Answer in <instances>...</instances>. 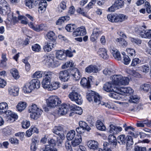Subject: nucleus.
<instances>
[{
	"mask_svg": "<svg viewBox=\"0 0 151 151\" xmlns=\"http://www.w3.org/2000/svg\"><path fill=\"white\" fill-rule=\"evenodd\" d=\"M79 124L80 127H81L83 128H84L88 131H89L91 129L90 128L87 123L84 121H80Z\"/></svg>",
	"mask_w": 151,
	"mask_h": 151,
	"instance_id": "nucleus-51",
	"label": "nucleus"
},
{
	"mask_svg": "<svg viewBox=\"0 0 151 151\" xmlns=\"http://www.w3.org/2000/svg\"><path fill=\"white\" fill-rule=\"evenodd\" d=\"M10 72L13 77L16 79H18L19 76L18 70L15 68H13L10 70Z\"/></svg>",
	"mask_w": 151,
	"mask_h": 151,
	"instance_id": "nucleus-45",
	"label": "nucleus"
},
{
	"mask_svg": "<svg viewBox=\"0 0 151 151\" xmlns=\"http://www.w3.org/2000/svg\"><path fill=\"white\" fill-rule=\"evenodd\" d=\"M85 70L86 72L89 73H96L99 71V68L96 65H91L86 67Z\"/></svg>",
	"mask_w": 151,
	"mask_h": 151,
	"instance_id": "nucleus-21",
	"label": "nucleus"
},
{
	"mask_svg": "<svg viewBox=\"0 0 151 151\" xmlns=\"http://www.w3.org/2000/svg\"><path fill=\"white\" fill-rule=\"evenodd\" d=\"M118 88L113 82L110 81L106 83L103 87V89L107 92H111Z\"/></svg>",
	"mask_w": 151,
	"mask_h": 151,
	"instance_id": "nucleus-11",
	"label": "nucleus"
},
{
	"mask_svg": "<svg viewBox=\"0 0 151 151\" xmlns=\"http://www.w3.org/2000/svg\"><path fill=\"white\" fill-rule=\"evenodd\" d=\"M43 62L47 65L50 66L53 62L52 57L48 55H45L44 57Z\"/></svg>",
	"mask_w": 151,
	"mask_h": 151,
	"instance_id": "nucleus-34",
	"label": "nucleus"
},
{
	"mask_svg": "<svg viewBox=\"0 0 151 151\" xmlns=\"http://www.w3.org/2000/svg\"><path fill=\"white\" fill-rule=\"evenodd\" d=\"M91 77H89L88 79L85 78H83L81 79L80 84L83 87L88 88L91 87L90 81H91Z\"/></svg>",
	"mask_w": 151,
	"mask_h": 151,
	"instance_id": "nucleus-19",
	"label": "nucleus"
},
{
	"mask_svg": "<svg viewBox=\"0 0 151 151\" xmlns=\"http://www.w3.org/2000/svg\"><path fill=\"white\" fill-rule=\"evenodd\" d=\"M44 75L46 76L45 78H48L51 81V79L54 76V74L52 72L50 71H46L44 72Z\"/></svg>",
	"mask_w": 151,
	"mask_h": 151,
	"instance_id": "nucleus-57",
	"label": "nucleus"
},
{
	"mask_svg": "<svg viewBox=\"0 0 151 151\" xmlns=\"http://www.w3.org/2000/svg\"><path fill=\"white\" fill-rule=\"evenodd\" d=\"M95 92L92 91H89L87 92L86 98L89 102L92 101L93 98L95 95Z\"/></svg>",
	"mask_w": 151,
	"mask_h": 151,
	"instance_id": "nucleus-46",
	"label": "nucleus"
},
{
	"mask_svg": "<svg viewBox=\"0 0 151 151\" xmlns=\"http://www.w3.org/2000/svg\"><path fill=\"white\" fill-rule=\"evenodd\" d=\"M32 48L33 51L36 52L40 51L41 49L40 46L37 44H35L33 45L32 46Z\"/></svg>",
	"mask_w": 151,
	"mask_h": 151,
	"instance_id": "nucleus-62",
	"label": "nucleus"
},
{
	"mask_svg": "<svg viewBox=\"0 0 151 151\" xmlns=\"http://www.w3.org/2000/svg\"><path fill=\"white\" fill-rule=\"evenodd\" d=\"M114 4L115 7L119 9L122 8L124 6V2L121 0H118L115 2Z\"/></svg>",
	"mask_w": 151,
	"mask_h": 151,
	"instance_id": "nucleus-48",
	"label": "nucleus"
},
{
	"mask_svg": "<svg viewBox=\"0 0 151 151\" xmlns=\"http://www.w3.org/2000/svg\"><path fill=\"white\" fill-rule=\"evenodd\" d=\"M8 91L9 95L11 96H17L19 94V88L15 86H12L8 88Z\"/></svg>",
	"mask_w": 151,
	"mask_h": 151,
	"instance_id": "nucleus-15",
	"label": "nucleus"
},
{
	"mask_svg": "<svg viewBox=\"0 0 151 151\" xmlns=\"http://www.w3.org/2000/svg\"><path fill=\"white\" fill-rule=\"evenodd\" d=\"M32 143L30 146L31 151H35L36 148V145L38 143L39 140L37 137H35L32 139Z\"/></svg>",
	"mask_w": 151,
	"mask_h": 151,
	"instance_id": "nucleus-33",
	"label": "nucleus"
},
{
	"mask_svg": "<svg viewBox=\"0 0 151 151\" xmlns=\"http://www.w3.org/2000/svg\"><path fill=\"white\" fill-rule=\"evenodd\" d=\"M8 15L7 18L9 21H11L14 22H16L17 21V19L16 17H14L12 12L7 14Z\"/></svg>",
	"mask_w": 151,
	"mask_h": 151,
	"instance_id": "nucleus-47",
	"label": "nucleus"
},
{
	"mask_svg": "<svg viewBox=\"0 0 151 151\" xmlns=\"http://www.w3.org/2000/svg\"><path fill=\"white\" fill-rule=\"evenodd\" d=\"M85 28L84 26H81L76 29L73 33V35L74 37L80 36H83L86 34Z\"/></svg>",
	"mask_w": 151,
	"mask_h": 151,
	"instance_id": "nucleus-14",
	"label": "nucleus"
},
{
	"mask_svg": "<svg viewBox=\"0 0 151 151\" xmlns=\"http://www.w3.org/2000/svg\"><path fill=\"white\" fill-rule=\"evenodd\" d=\"M56 42H48L43 47V49L46 52H48L51 50L52 48L55 46Z\"/></svg>",
	"mask_w": 151,
	"mask_h": 151,
	"instance_id": "nucleus-22",
	"label": "nucleus"
},
{
	"mask_svg": "<svg viewBox=\"0 0 151 151\" xmlns=\"http://www.w3.org/2000/svg\"><path fill=\"white\" fill-rule=\"evenodd\" d=\"M29 112L30 113V116L32 119H37L41 116L43 111L35 104H32L29 107Z\"/></svg>",
	"mask_w": 151,
	"mask_h": 151,
	"instance_id": "nucleus-3",
	"label": "nucleus"
},
{
	"mask_svg": "<svg viewBox=\"0 0 151 151\" xmlns=\"http://www.w3.org/2000/svg\"><path fill=\"white\" fill-rule=\"evenodd\" d=\"M56 56L57 58L60 60H63L66 58V55L63 50H57L56 53Z\"/></svg>",
	"mask_w": 151,
	"mask_h": 151,
	"instance_id": "nucleus-31",
	"label": "nucleus"
},
{
	"mask_svg": "<svg viewBox=\"0 0 151 151\" xmlns=\"http://www.w3.org/2000/svg\"><path fill=\"white\" fill-rule=\"evenodd\" d=\"M42 87L45 89H47L49 90L51 84L50 80L48 78H45L43 79L42 82Z\"/></svg>",
	"mask_w": 151,
	"mask_h": 151,
	"instance_id": "nucleus-28",
	"label": "nucleus"
},
{
	"mask_svg": "<svg viewBox=\"0 0 151 151\" xmlns=\"http://www.w3.org/2000/svg\"><path fill=\"white\" fill-rule=\"evenodd\" d=\"M98 142L95 140H89L87 143L88 147L90 149L93 150L97 149L98 147Z\"/></svg>",
	"mask_w": 151,
	"mask_h": 151,
	"instance_id": "nucleus-23",
	"label": "nucleus"
},
{
	"mask_svg": "<svg viewBox=\"0 0 151 151\" xmlns=\"http://www.w3.org/2000/svg\"><path fill=\"white\" fill-rule=\"evenodd\" d=\"M60 84L58 82H55L50 85L49 91H52L53 90H56L60 87Z\"/></svg>",
	"mask_w": 151,
	"mask_h": 151,
	"instance_id": "nucleus-56",
	"label": "nucleus"
},
{
	"mask_svg": "<svg viewBox=\"0 0 151 151\" xmlns=\"http://www.w3.org/2000/svg\"><path fill=\"white\" fill-rule=\"evenodd\" d=\"M127 137L124 134H121L117 137V141L120 144H124L126 142Z\"/></svg>",
	"mask_w": 151,
	"mask_h": 151,
	"instance_id": "nucleus-42",
	"label": "nucleus"
},
{
	"mask_svg": "<svg viewBox=\"0 0 151 151\" xmlns=\"http://www.w3.org/2000/svg\"><path fill=\"white\" fill-rule=\"evenodd\" d=\"M68 96L71 101L75 102L79 105L82 104L83 100L81 96L76 91L72 90L69 94Z\"/></svg>",
	"mask_w": 151,
	"mask_h": 151,
	"instance_id": "nucleus-7",
	"label": "nucleus"
},
{
	"mask_svg": "<svg viewBox=\"0 0 151 151\" xmlns=\"http://www.w3.org/2000/svg\"><path fill=\"white\" fill-rule=\"evenodd\" d=\"M101 34V31H100L99 29L94 28L93 30L92 34L91 36V40L92 42L94 41L97 39L99 36Z\"/></svg>",
	"mask_w": 151,
	"mask_h": 151,
	"instance_id": "nucleus-16",
	"label": "nucleus"
},
{
	"mask_svg": "<svg viewBox=\"0 0 151 151\" xmlns=\"http://www.w3.org/2000/svg\"><path fill=\"white\" fill-rule=\"evenodd\" d=\"M137 32L142 38H151V29L145 30L140 27L138 29Z\"/></svg>",
	"mask_w": 151,
	"mask_h": 151,
	"instance_id": "nucleus-10",
	"label": "nucleus"
},
{
	"mask_svg": "<svg viewBox=\"0 0 151 151\" xmlns=\"http://www.w3.org/2000/svg\"><path fill=\"white\" fill-rule=\"evenodd\" d=\"M94 101L98 105L101 104V98L100 97L99 95L97 93H95V94L93 96Z\"/></svg>",
	"mask_w": 151,
	"mask_h": 151,
	"instance_id": "nucleus-54",
	"label": "nucleus"
},
{
	"mask_svg": "<svg viewBox=\"0 0 151 151\" xmlns=\"http://www.w3.org/2000/svg\"><path fill=\"white\" fill-rule=\"evenodd\" d=\"M44 75V71H37L34 74L33 77L34 78H40L42 77Z\"/></svg>",
	"mask_w": 151,
	"mask_h": 151,
	"instance_id": "nucleus-52",
	"label": "nucleus"
},
{
	"mask_svg": "<svg viewBox=\"0 0 151 151\" xmlns=\"http://www.w3.org/2000/svg\"><path fill=\"white\" fill-rule=\"evenodd\" d=\"M8 109L7 104L5 102L0 103V114H2L7 111L6 110Z\"/></svg>",
	"mask_w": 151,
	"mask_h": 151,
	"instance_id": "nucleus-36",
	"label": "nucleus"
},
{
	"mask_svg": "<svg viewBox=\"0 0 151 151\" xmlns=\"http://www.w3.org/2000/svg\"><path fill=\"white\" fill-rule=\"evenodd\" d=\"M115 40L117 43H119L120 45L123 47H126L127 45V42L124 38H117Z\"/></svg>",
	"mask_w": 151,
	"mask_h": 151,
	"instance_id": "nucleus-43",
	"label": "nucleus"
},
{
	"mask_svg": "<svg viewBox=\"0 0 151 151\" xmlns=\"http://www.w3.org/2000/svg\"><path fill=\"white\" fill-rule=\"evenodd\" d=\"M47 6V2L45 0H40L39 4L38 11L41 13L44 12Z\"/></svg>",
	"mask_w": 151,
	"mask_h": 151,
	"instance_id": "nucleus-27",
	"label": "nucleus"
},
{
	"mask_svg": "<svg viewBox=\"0 0 151 151\" xmlns=\"http://www.w3.org/2000/svg\"><path fill=\"white\" fill-rule=\"evenodd\" d=\"M70 19V17L68 16H64L60 17L56 21V25H61L65 21H67Z\"/></svg>",
	"mask_w": 151,
	"mask_h": 151,
	"instance_id": "nucleus-37",
	"label": "nucleus"
},
{
	"mask_svg": "<svg viewBox=\"0 0 151 151\" xmlns=\"http://www.w3.org/2000/svg\"><path fill=\"white\" fill-rule=\"evenodd\" d=\"M28 25L31 28L37 32H40L45 29V27L43 24H37L35 26L34 23L30 22L28 24Z\"/></svg>",
	"mask_w": 151,
	"mask_h": 151,
	"instance_id": "nucleus-20",
	"label": "nucleus"
},
{
	"mask_svg": "<svg viewBox=\"0 0 151 151\" xmlns=\"http://www.w3.org/2000/svg\"><path fill=\"white\" fill-rule=\"evenodd\" d=\"M112 81L116 85H127L129 83V78L126 77H123L121 75H115L110 77Z\"/></svg>",
	"mask_w": 151,
	"mask_h": 151,
	"instance_id": "nucleus-4",
	"label": "nucleus"
},
{
	"mask_svg": "<svg viewBox=\"0 0 151 151\" xmlns=\"http://www.w3.org/2000/svg\"><path fill=\"white\" fill-rule=\"evenodd\" d=\"M96 126L98 129L101 131H104L106 129L105 126L103 122L100 120H98L96 122Z\"/></svg>",
	"mask_w": 151,
	"mask_h": 151,
	"instance_id": "nucleus-39",
	"label": "nucleus"
},
{
	"mask_svg": "<svg viewBox=\"0 0 151 151\" xmlns=\"http://www.w3.org/2000/svg\"><path fill=\"white\" fill-rule=\"evenodd\" d=\"M126 51L129 56H133L135 55L136 52L133 49L128 48L126 49Z\"/></svg>",
	"mask_w": 151,
	"mask_h": 151,
	"instance_id": "nucleus-64",
	"label": "nucleus"
},
{
	"mask_svg": "<svg viewBox=\"0 0 151 151\" xmlns=\"http://www.w3.org/2000/svg\"><path fill=\"white\" fill-rule=\"evenodd\" d=\"M75 28V25L74 24H68L65 27L66 29L69 32H73Z\"/></svg>",
	"mask_w": 151,
	"mask_h": 151,
	"instance_id": "nucleus-61",
	"label": "nucleus"
},
{
	"mask_svg": "<svg viewBox=\"0 0 151 151\" xmlns=\"http://www.w3.org/2000/svg\"><path fill=\"white\" fill-rule=\"evenodd\" d=\"M98 54L100 57L104 59H106L109 57L107 54V50L104 48L99 49L98 52Z\"/></svg>",
	"mask_w": 151,
	"mask_h": 151,
	"instance_id": "nucleus-26",
	"label": "nucleus"
},
{
	"mask_svg": "<svg viewBox=\"0 0 151 151\" xmlns=\"http://www.w3.org/2000/svg\"><path fill=\"white\" fill-rule=\"evenodd\" d=\"M18 19L21 20V22L22 24H27L28 23V21L27 18L24 16L19 15Z\"/></svg>",
	"mask_w": 151,
	"mask_h": 151,
	"instance_id": "nucleus-53",
	"label": "nucleus"
},
{
	"mask_svg": "<svg viewBox=\"0 0 151 151\" xmlns=\"http://www.w3.org/2000/svg\"><path fill=\"white\" fill-rule=\"evenodd\" d=\"M70 75L66 70L60 71L59 73V78L60 80L63 82L67 81L69 79Z\"/></svg>",
	"mask_w": 151,
	"mask_h": 151,
	"instance_id": "nucleus-13",
	"label": "nucleus"
},
{
	"mask_svg": "<svg viewBox=\"0 0 151 151\" xmlns=\"http://www.w3.org/2000/svg\"><path fill=\"white\" fill-rule=\"evenodd\" d=\"M71 109L74 111L76 114L81 115L83 112V110L81 108L76 105H72L71 107Z\"/></svg>",
	"mask_w": 151,
	"mask_h": 151,
	"instance_id": "nucleus-35",
	"label": "nucleus"
},
{
	"mask_svg": "<svg viewBox=\"0 0 151 151\" xmlns=\"http://www.w3.org/2000/svg\"><path fill=\"white\" fill-rule=\"evenodd\" d=\"M140 88L144 91L147 92L151 89V84L147 83L143 84L140 86Z\"/></svg>",
	"mask_w": 151,
	"mask_h": 151,
	"instance_id": "nucleus-44",
	"label": "nucleus"
},
{
	"mask_svg": "<svg viewBox=\"0 0 151 151\" xmlns=\"http://www.w3.org/2000/svg\"><path fill=\"white\" fill-rule=\"evenodd\" d=\"M40 151H58L55 148L51 147L49 145H47L45 147L41 149Z\"/></svg>",
	"mask_w": 151,
	"mask_h": 151,
	"instance_id": "nucleus-50",
	"label": "nucleus"
},
{
	"mask_svg": "<svg viewBox=\"0 0 151 151\" xmlns=\"http://www.w3.org/2000/svg\"><path fill=\"white\" fill-rule=\"evenodd\" d=\"M111 52L115 59L118 60H121L122 58L119 52L113 47H111L110 48Z\"/></svg>",
	"mask_w": 151,
	"mask_h": 151,
	"instance_id": "nucleus-18",
	"label": "nucleus"
},
{
	"mask_svg": "<svg viewBox=\"0 0 151 151\" xmlns=\"http://www.w3.org/2000/svg\"><path fill=\"white\" fill-rule=\"evenodd\" d=\"M116 90L110 92L109 96L111 98L115 99L120 100L123 98L122 95L125 94L131 95L133 93L134 91L130 87H122L120 88H117Z\"/></svg>",
	"mask_w": 151,
	"mask_h": 151,
	"instance_id": "nucleus-1",
	"label": "nucleus"
},
{
	"mask_svg": "<svg viewBox=\"0 0 151 151\" xmlns=\"http://www.w3.org/2000/svg\"><path fill=\"white\" fill-rule=\"evenodd\" d=\"M25 4L26 6L29 9H32L34 6L33 0H25Z\"/></svg>",
	"mask_w": 151,
	"mask_h": 151,
	"instance_id": "nucleus-58",
	"label": "nucleus"
},
{
	"mask_svg": "<svg viewBox=\"0 0 151 151\" xmlns=\"http://www.w3.org/2000/svg\"><path fill=\"white\" fill-rule=\"evenodd\" d=\"M101 105H105L106 107L109 109H112L113 110H115L117 109V107L114 105L109 104L108 103L102 102Z\"/></svg>",
	"mask_w": 151,
	"mask_h": 151,
	"instance_id": "nucleus-55",
	"label": "nucleus"
},
{
	"mask_svg": "<svg viewBox=\"0 0 151 151\" xmlns=\"http://www.w3.org/2000/svg\"><path fill=\"white\" fill-rule=\"evenodd\" d=\"M66 2L62 1L59 4L58 8V11L59 13H61L67 9Z\"/></svg>",
	"mask_w": 151,
	"mask_h": 151,
	"instance_id": "nucleus-38",
	"label": "nucleus"
},
{
	"mask_svg": "<svg viewBox=\"0 0 151 151\" xmlns=\"http://www.w3.org/2000/svg\"><path fill=\"white\" fill-rule=\"evenodd\" d=\"M27 106V103L24 101L19 102L16 106L17 109L18 111L21 112L24 110Z\"/></svg>",
	"mask_w": 151,
	"mask_h": 151,
	"instance_id": "nucleus-32",
	"label": "nucleus"
},
{
	"mask_svg": "<svg viewBox=\"0 0 151 151\" xmlns=\"http://www.w3.org/2000/svg\"><path fill=\"white\" fill-rule=\"evenodd\" d=\"M47 102L48 107L55 108L59 106L61 101L57 96H50L47 100Z\"/></svg>",
	"mask_w": 151,
	"mask_h": 151,
	"instance_id": "nucleus-9",
	"label": "nucleus"
},
{
	"mask_svg": "<svg viewBox=\"0 0 151 151\" xmlns=\"http://www.w3.org/2000/svg\"><path fill=\"white\" fill-rule=\"evenodd\" d=\"M116 22H122L127 19L126 16L122 14H115Z\"/></svg>",
	"mask_w": 151,
	"mask_h": 151,
	"instance_id": "nucleus-29",
	"label": "nucleus"
},
{
	"mask_svg": "<svg viewBox=\"0 0 151 151\" xmlns=\"http://www.w3.org/2000/svg\"><path fill=\"white\" fill-rule=\"evenodd\" d=\"M40 85V82L38 80L33 79L29 82L26 83L24 89L26 91V92L30 93L34 89L39 88Z\"/></svg>",
	"mask_w": 151,
	"mask_h": 151,
	"instance_id": "nucleus-5",
	"label": "nucleus"
},
{
	"mask_svg": "<svg viewBox=\"0 0 151 151\" xmlns=\"http://www.w3.org/2000/svg\"><path fill=\"white\" fill-rule=\"evenodd\" d=\"M141 63V60L138 58H135L132 60L131 66L132 67H135Z\"/></svg>",
	"mask_w": 151,
	"mask_h": 151,
	"instance_id": "nucleus-49",
	"label": "nucleus"
},
{
	"mask_svg": "<svg viewBox=\"0 0 151 151\" xmlns=\"http://www.w3.org/2000/svg\"><path fill=\"white\" fill-rule=\"evenodd\" d=\"M130 61V59L127 55H124L123 57V62L124 63L127 65L129 64Z\"/></svg>",
	"mask_w": 151,
	"mask_h": 151,
	"instance_id": "nucleus-63",
	"label": "nucleus"
},
{
	"mask_svg": "<svg viewBox=\"0 0 151 151\" xmlns=\"http://www.w3.org/2000/svg\"><path fill=\"white\" fill-rule=\"evenodd\" d=\"M9 5L5 0H0V14L5 15L10 13Z\"/></svg>",
	"mask_w": 151,
	"mask_h": 151,
	"instance_id": "nucleus-8",
	"label": "nucleus"
},
{
	"mask_svg": "<svg viewBox=\"0 0 151 151\" xmlns=\"http://www.w3.org/2000/svg\"><path fill=\"white\" fill-rule=\"evenodd\" d=\"M68 110V106L66 104H63L59 107L58 114L60 116L65 115L67 113Z\"/></svg>",
	"mask_w": 151,
	"mask_h": 151,
	"instance_id": "nucleus-17",
	"label": "nucleus"
},
{
	"mask_svg": "<svg viewBox=\"0 0 151 151\" xmlns=\"http://www.w3.org/2000/svg\"><path fill=\"white\" fill-rule=\"evenodd\" d=\"M72 145L71 142L70 140H67L66 141L65 143V147L68 151H71L72 150Z\"/></svg>",
	"mask_w": 151,
	"mask_h": 151,
	"instance_id": "nucleus-60",
	"label": "nucleus"
},
{
	"mask_svg": "<svg viewBox=\"0 0 151 151\" xmlns=\"http://www.w3.org/2000/svg\"><path fill=\"white\" fill-rule=\"evenodd\" d=\"M47 36L49 40H51L52 42H56V37L55 33L52 31H50L48 32L47 34Z\"/></svg>",
	"mask_w": 151,
	"mask_h": 151,
	"instance_id": "nucleus-40",
	"label": "nucleus"
},
{
	"mask_svg": "<svg viewBox=\"0 0 151 151\" xmlns=\"http://www.w3.org/2000/svg\"><path fill=\"white\" fill-rule=\"evenodd\" d=\"M6 119L7 121L9 122H12L15 121L18 118L17 115L10 111H7L6 112Z\"/></svg>",
	"mask_w": 151,
	"mask_h": 151,
	"instance_id": "nucleus-12",
	"label": "nucleus"
},
{
	"mask_svg": "<svg viewBox=\"0 0 151 151\" xmlns=\"http://www.w3.org/2000/svg\"><path fill=\"white\" fill-rule=\"evenodd\" d=\"M70 72V75L73 77V79L76 81L78 80L81 77V75L78 70L76 68H73Z\"/></svg>",
	"mask_w": 151,
	"mask_h": 151,
	"instance_id": "nucleus-24",
	"label": "nucleus"
},
{
	"mask_svg": "<svg viewBox=\"0 0 151 151\" xmlns=\"http://www.w3.org/2000/svg\"><path fill=\"white\" fill-rule=\"evenodd\" d=\"M26 136L28 137H30L34 133H38V130L35 126H32L26 132Z\"/></svg>",
	"mask_w": 151,
	"mask_h": 151,
	"instance_id": "nucleus-30",
	"label": "nucleus"
},
{
	"mask_svg": "<svg viewBox=\"0 0 151 151\" xmlns=\"http://www.w3.org/2000/svg\"><path fill=\"white\" fill-rule=\"evenodd\" d=\"M67 139L71 141L72 146L76 147L82 142V138L81 135L76 134L75 131L73 130L69 131L66 135Z\"/></svg>",
	"mask_w": 151,
	"mask_h": 151,
	"instance_id": "nucleus-2",
	"label": "nucleus"
},
{
	"mask_svg": "<svg viewBox=\"0 0 151 151\" xmlns=\"http://www.w3.org/2000/svg\"><path fill=\"white\" fill-rule=\"evenodd\" d=\"M126 142L127 146L129 147L133 145V142L132 137L129 135L127 136Z\"/></svg>",
	"mask_w": 151,
	"mask_h": 151,
	"instance_id": "nucleus-59",
	"label": "nucleus"
},
{
	"mask_svg": "<svg viewBox=\"0 0 151 151\" xmlns=\"http://www.w3.org/2000/svg\"><path fill=\"white\" fill-rule=\"evenodd\" d=\"M122 130V128L120 127H115L112 124H110L109 126V132L110 133H112L113 134H116Z\"/></svg>",
	"mask_w": 151,
	"mask_h": 151,
	"instance_id": "nucleus-25",
	"label": "nucleus"
},
{
	"mask_svg": "<svg viewBox=\"0 0 151 151\" xmlns=\"http://www.w3.org/2000/svg\"><path fill=\"white\" fill-rule=\"evenodd\" d=\"M63 128L61 126L55 127L52 130V132L57 134V142L58 144H61L64 139L65 136L63 132Z\"/></svg>",
	"mask_w": 151,
	"mask_h": 151,
	"instance_id": "nucleus-6",
	"label": "nucleus"
},
{
	"mask_svg": "<svg viewBox=\"0 0 151 151\" xmlns=\"http://www.w3.org/2000/svg\"><path fill=\"white\" fill-rule=\"evenodd\" d=\"M109 142L113 145H116L117 144L116 137L113 135H109L108 137Z\"/></svg>",
	"mask_w": 151,
	"mask_h": 151,
	"instance_id": "nucleus-41",
	"label": "nucleus"
}]
</instances>
